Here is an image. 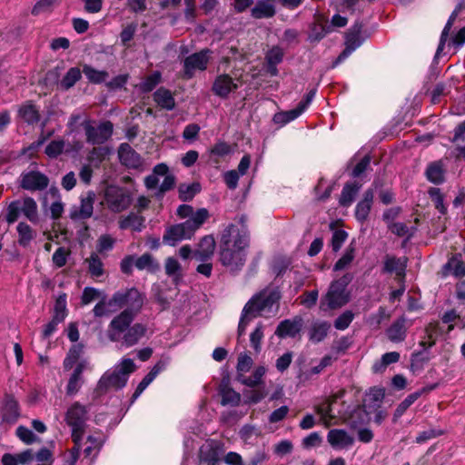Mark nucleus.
<instances>
[{"label": "nucleus", "instance_id": "nucleus-1", "mask_svg": "<svg viewBox=\"0 0 465 465\" xmlns=\"http://www.w3.org/2000/svg\"><path fill=\"white\" fill-rule=\"evenodd\" d=\"M249 236L235 224H229L222 232L219 242V257L222 264L231 271L241 269L246 261Z\"/></svg>", "mask_w": 465, "mask_h": 465}, {"label": "nucleus", "instance_id": "nucleus-2", "mask_svg": "<svg viewBox=\"0 0 465 465\" xmlns=\"http://www.w3.org/2000/svg\"><path fill=\"white\" fill-rule=\"evenodd\" d=\"M134 319L131 310H124L114 317L107 328L108 339L113 342H120L125 348L137 344L147 330L143 323L132 324Z\"/></svg>", "mask_w": 465, "mask_h": 465}, {"label": "nucleus", "instance_id": "nucleus-3", "mask_svg": "<svg viewBox=\"0 0 465 465\" xmlns=\"http://www.w3.org/2000/svg\"><path fill=\"white\" fill-rule=\"evenodd\" d=\"M78 126L83 127L86 143L92 145L104 143L110 139L114 131V125L110 121H104L97 124L94 120H92L84 114H71L67 123L69 132H76Z\"/></svg>", "mask_w": 465, "mask_h": 465}, {"label": "nucleus", "instance_id": "nucleus-4", "mask_svg": "<svg viewBox=\"0 0 465 465\" xmlns=\"http://www.w3.org/2000/svg\"><path fill=\"white\" fill-rule=\"evenodd\" d=\"M209 217L210 213L206 208L198 209L193 219L168 227L163 236V242L174 246L183 240L191 239Z\"/></svg>", "mask_w": 465, "mask_h": 465}, {"label": "nucleus", "instance_id": "nucleus-5", "mask_svg": "<svg viewBox=\"0 0 465 465\" xmlns=\"http://www.w3.org/2000/svg\"><path fill=\"white\" fill-rule=\"evenodd\" d=\"M280 299L281 293L277 289L265 288L245 304V312H251L255 317H269L277 312Z\"/></svg>", "mask_w": 465, "mask_h": 465}, {"label": "nucleus", "instance_id": "nucleus-6", "mask_svg": "<svg viewBox=\"0 0 465 465\" xmlns=\"http://www.w3.org/2000/svg\"><path fill=\"white\" fill-rule=\"evenodd\" d=\"M136 366L132 359L124 358L113 370L106 371L98 382L100 391L108 389H122L128 381L129 375L134 372Z\"/></svg>", "mask_w": 465, "mask_h": 465}, {"label": "nucleus", "instance_id": "nucleus-7", "mask_svg": "<svg viewBox=\"0 0 465 465\" xmlns=\"http://www.w3.org/2000/svg\"><path fill=\"white\" fill-rule=\"evenodd\" d=\"M352 281V275L346 273L340 279L333 281L327 293L321 301L322 310H334L342 307L350 301V292L347 286Z\"/></svg>", "mask_w": 465, "mask_h": 465}, {"label": "nucleus", "instance_id": "nucleus-8", "mask_svg": "<svg viewBox=\"0 0 465 465\" xmlns=\"http://www.w3.org/2000/svg\"><path fill=\"white\" fill-rule=\"evenodd\" d=\"M87 411L84 406L74 402L67 411L65 420L72 428V438L76 445H79L84 431Z\"/></svg>", "mask_w": 465, "mask_h": 465}, {"label": "nucleus", "instance_id": "nucleus-9", "mask_svg": "<svg viewBox=\"0 0 465 465\" xmlns=\"http://www.w3.org/2000/svg\"><path fill=\"white\" fill-rule=\"evenodd\" d=\"M23 213L29 221L37 220V204L31 197H25L23 200H16L7 207L6 221L8 223H14L20 214Z\"/></svg>", "mask_w": 465, "mask_h": 465}, {"label": "nucleus", "instance_id": "nucleus-10", "mask_svg": "<svg viewBox=\"0 0 465 465\" xmlns=\"http://www.w3.org/2000/svg\"><path fill=\"white\" fill-rule=\"evenodd\" d=\"M143 303V298L135 288L116 292L110 299L109 304H115L117 309L126 307L124 310H131L135 317Z\"/></svg>", "mask_w": 465, "mask_h": 465}, {"label": "nucleus", "instance_id": "nucleus-11", "mask_svg": "<svg viewBox=\"0 0 465 465\" xmlns=\"http://www.w3.org/2000/svg\"><path fill=\"white\" fill-rule=\"evenodd\" d=\"M104 198L108 208L114 213L123 212L132 203L131 194L124 188L117 186L108 187Z\"/></svg>", "mask_w": 465, "mask_h": 465}, {"label": "nucleus", "instance_id": "nucleus-12", "mask_svg": "<svg viewBox=\"0 0 465 465\" xmlns=\"http://www.w3.org/2000/svg\"><path fill=\"white\" fill-rule=\"evenodd\" d=\"M210 54L211 51L209 49H203L187 56L183 62L184 76L190 79L196 71H204L210 61Z\"/></svg>", "mask_w": 465, "mask_h": 465}, {"label": "nucleus", "instance_id": "nucleus-13", "mask_svg": "<svg viewBox=\"0 0 465 465\" xmlns=\"http://www.w3.org/2000/svg\"><path fill=\"white\" fill-rule=\"evenodd\" d=\"M46 175L36 171L23 173L20 176V186L28 191H42L48 186Z\"/></svg>", "mask_w": 465, "mask_h": 465}, {"label": "nucleus", "instance_id": "nucleus-14", "mask_svg": "<svg viewBox=\"0 0 465 465\" xmlns=\"http://www.w3.org/2000/svg\"><path fill=\"white\" fill-rule=\"evenodd\" d=\"M327 441L334 450H348L354 444V437L343 429H331L328 431Z\"/></svg>", "mask_w": 465, "mask_h": 465}, {"label": "nucleus", "instance_id": "nucleus-15", "mask_svg": "<svg viewBox=\"0 0 465 465\" xmlns=\"http://www.w3.org/2000/svg\"><path fill=\"white\" fill-rule=\"evenodd\" d=\"M94 194L88 193L85 197H81L79 205H73L70 208L69 216L72 220H85L90 218L94 213Z\"/></svg>", "mask_w": 465, "mask_h": 465}, {"label": "nucleus", "instance_id": "nucleus-16", "mask_svg": "<svg viewBox=\"0 0 465 465\" xmlns=\"http://www.w3.org/2000/svg\"><path fill=\"white\" fill-rule=\"evenodd\" d=\"M303 321L296 316L292 319L282 321L275 331V335L280 339L295 338L302 331Z\"/></svg>", "mask_w": 465, "mask_h": 465}, {"label": "nucleus", "instance_id": "nucleus-17", "mask_svg": "<svg viewBox=\"0 0 465 465\" xmlns=\"http://www.w3.org/2000/svg\"><path fill=\"white\" fill-rule=\"evenodd\" d=\"M237 88L238 84L232 77L227 74H222L215 78L212 90L215 95L221 98H227Z\"/></svg>", "mask_w": 465, "mask_h": 465}, {"label": "nucleus", "instance_id": "nucleus-18", "mask_svg": "<svg viewBox=\"0 0 465 465\" xmlns=\"http://www.w3.org/2000/svg\"><path fill=\"white\" fill-rule=\"evenodd\" d=\"M408 259L406 257L397 258L387 255L384 259L383 271L389 273H395L397 280L403 283L405 278Z\"/></svg>", "mask_w": 465, "mask_h": 465}, {"label": "nucleus", "instance_id": "nucleus-19", "mask_svg": "<svg viewBox=\"0 0 465 465\" xmlns=\"http://www.w3.org/2000/svg\"><path fill=\"white\" fill-rule=\"evenodd\" d=\"M215 240L213 235H205L200 241L197 249L193 252V257L199 262H208L213 255Z\"/></svg>", "mask_w": 465, "mask_h": 465}, {"label": "nucleus", "instance_id": "nucleus-20", "mask_svg": "<svg viewBox=\"0 0 465 465\" xmlns=\"http://www.w3.org/2000/svg\"><path fill=\"white\" fill-rule=\"evenodd\" d=\"M223 450L220 444L211 442L203 445L200 450L201 460L207 465H218L221 460Z\"/></svg>", "mask_w": 465, "mask_h": 465}, {"label": "nucleus", "instance_id": "nucleus-21", "mask_svg": "<svg viewBox=\"0 0 465 465\" xmlns=\"http://www.w3.org/2000/svg\"><path fill=\"white\" fill-rule=\"evenodd\" d=\"M118 155L121 163L129 168H137L141 164L140 155L129 143H124L119 146Z\"/></svg>", "mask_w": 465, "mask_h": 465}, {"label": "nucleus", "instance_id": "nucleus-22", "mask_svg": "<svg viewBox=\"0 0 465 465\" xmlns=\"http://www.w3.org/2000/svg\"><path fill=\"white\" fill-rule=\"evenodd\" d=\"M405 317H400L387 329L388 339L394 343L401 342L406 339L408 327Z\"/></svg>", "mask_w": 465, "mask_h": 465}, {"label": "nucleus", "instance_id": "nucleus-23", "mask_svg": "<svg viewBox=\"0 0 465 465\" xmlns=\"http://www.w3.org/2000/svg\"><path fill=\"white\" fill-rule=\"evenodd\" d=\"M443 274L444 275H453L457 278L462 277L465 275V262L462 259V255L460 253H455L443 266Z\"/></svg>", "mask_w": 465, "mask_h": 465}, {"label": "nucleus", "instance_id": "nucleus-24", "mask_svg": "<svg viewBox=\"0 0 465 465\" xmlns=\"http://www.w3.org/2000/svg\"><path fill=\"white\" fill-rule=\"evenodd\" d=\"M17 114L18 117L27 124H35L40 120L38 108L29 101L19 106Z\"/></svg>", "mask_w": 465, "mask_h": 465}, {"label": "nucleus", "instance_id": "nucleus-25", "mask_svg": "<svg viewBox=\"0 0 465 465\" xmlns=\"http://www.w3.org/2000/svg\"><path fill=\"white\" fill-rule=\"evenodd\" d=\"M153 101L158 106L167 111L173 110L175 107V100L173 94L164 87H160L153 93Z\"/></svg>", "mask_w": 465, "mask_h": 465}, {"label": "nucleus", "instance_id": "nucleus-26", "mask_svg": "<svg viewBox=\"0 0 465 465\" xmlns=\"http://www.w3.org/2000/svg\"><path fill=\"white\" fill-rule=\"evenodd\" d=\"M334 401L335 399H327L314 407L316 413L320 416L321 420L325 427H330L332 420L335 418L331 408Z\"/></svg>", "mask_w": 465, "mask_h": 465}, {"label": "nucleus", "instance_id": "nucleus-27", "mask_svg": "<svg viewBox=\"0 0 465 465\" xmlns=\"http://www.w3.org/2000/svg\"><path fill=\"white\" fill-rule=\"evenodd\" d=\"M16 231L18 233V243L22 247H28L33 240L36 237V232L27 223H19Z\"/></svg>", "mask_w": 465, "mask_h": 465}, {"label": "nucleus", "instance_id": "nucleus-28", "mask_svg": "<svg viewBox=\"0 0 465 465\" xmlns=\"http://www.w3.org/2000/svg\"><path fill=\"white\" fill-rule=\"evenodd\" d=\"M119 227L122 230L132 229L134 232H141L144 227V218L134 213L120 220Z\"/></svg>", "mask_w": 465, "mask_h": 465}, {"label": "nucleus", "instance_id": "nucleus-29", "mask_svg": "<svg viewBox=\"0 0 465 465\" xmlns=\"http://www.w3.org/2000/svg\"><path fill=\"white\" fill-rule=\"evenodd\" d=\"M168 172L169 167L165 163L156 164L153 169V173L144 178L145 187L149 190L156 189L159 183V177L165 175Z\"/></svg>", "mask_w": 465, "mask_h": 465}, {"label": "nucleus", "instance_id": "nucleus-30", "mask_svg": "<svg viewBox=\"0 0 465 465\" xmlns=\"http://www.w3.org/2000/svg\"><path fill=\"white\" fill-rule=\"evenodd\" d=\"M83 365L82 364H78L75 369L74 370L69 381H68V383H67V386H66V393L67 395H74L78 392V391L80 390V388L82 387V384H83V378H82V373H83Z\"/></svg>", "mask_w": 465, "mask_h": 465}, {"label": "nucleus", "instance_id": "nucleus-31", "mask_svg": "<svg viewBox=\"0 0 465 465\" xmlns=\"http://www.w3.org/2000/svg\"><path fill=\"white\" fill-rule=\"evenodd\" d=\"M162 367L159 363L155 364L153 369L145 375L142 381L138 384L135 391L132 396V403H134L137 398L143 393V391L149 386V384L156 378L158 373L161 371Z\"/></svg>", "mask_w": 465, "mask_h": 465}, {"label": "nucleus", "instance_id": "nucleus-32", "mask_svg": "<svg viewBox=\"0 0 465 465\" xmlns=\"http://www.w3.org/2000/svg\"><path fill=\"white\" fill-rule=\"evenodd\" d=\"M162 367L159 363L155 364L153 369L145 375L142 381L138 384L135 391L132 396V403H134L137 398L143 393V391L149 386V384L156 378L158 373L161 371Z\"/></svg>", "mask_w": 465, "mask_h": 465}, {"label": "nucleus", "instance_id": "nucleus-33", "mask_svg": "<svg viewBox=\"0 0 465 465\" xmlns=\"http://www.w3.org/2000/svg\"><path fill=\"white\" fill-rule=\"evenodd\" d=\"M162 367L159 363L155 364L153 369L145 375L142 381L138 384L135 391L132 396V403H134L137 398L143 393V391L149 386V384L156 378L158 373L161 371Z\"/></svg>", "mask_w": 465, "mask_h": 465}, {"label": "nucleus", "instance_id": "nucleus-34", "mask_svg": "<svg viewBox=\"0 0 465 465\" xmlns=\"http://www.w3.org/2000/svg\"><path fill=\"white\" fill-rule=\"evenodd\" d=\"M165 272L173 279L175 285H178L183 279V272L180 262L173 257H168L165 261Z\"/></svg>", "mask_w": 465, "mask_h": 465}, {"label": "nucleus", "instance_id": "nucleus-35", "mask_svg": "<svg viewBox=\"0 0 465 465\" xmlns=\"http://www.w3.org/2000/svg\"><path fill=\"white\" fill-rule=\"evenodd\" d=\"M331 325L327 322H314L309 331V338L312 342H320L327 336Z\"/></svg>", "mask_w": 465, "mask_h": 465}, {"label": "nucleus", "instance_id": "nucleus-36", "mask_svg": "<svg viewBox=\"0 0 465 465\" xmlns=\"http://www.w3.org/2000/svg\"><path fill=\"white\" fill-rule=\"evenodd\" d=\"M303 112L304 111L297 105L294 109L275 114L272 120L274 124L282 126L298 118Z\"/></svg>", "mask_w": 465, "mask_h": 465}, {"label": "nucleus", "instance_id": "nucleus-37", "mask_svg": "<svg viewBox=\"0 0 465 465\" xmlns=\"http://www.w3.org/2000/svg\"><path fill=\"white\" fill-rule=\"evenodd\" d=\"M135 267L138 270H147L150 272H156L160 269L159 263L150 253H143L135 260Z\"/></svg>", "mask_w": 465, "mask_h": 465}, {"label": "nucleus", "instance_id": "nucleus-38", "mask_svg": "<svg viewBox=\"0 0 465 465\" xmlns=\"http://www.w3.org/2000/svg\"><path fill=\"white\" fill-rule=\"evenodd\" d=\"M441 333H442V330H441V327L440 326L439 322L429 323L427 325V327L425 328V334H426L428 341H420V345L422 347H426V345L428 344L429 348L434 346L438 337L440 336Z\"/></svg>", "mask_w": 465, "mask_h": 465}, {"label": "nucleus", "instance_id": "nucleus-39", "mask_svg": "<svg viewBox=\"0 0 465 465\" xmlns=\"http://www.w3.org/2000/svg\"><path fill=\"white\" fill-rule=\"evenodd\" d=\"M400 360V353L391 351L384 353L380 361L374 362L372 369L374 372H382L391 363H396Z\"/></svg>", "mask_w": 465, "mask_h": 465}, {"label": "nucleus", "instance_id": "nucleus-40", "mask_svg": "<svg viewBox=\"0 0 465 465\" xmlns=\"http://www.w3.org/2000/svg\"><path fill=\"white\" fill-rule=\"evenodd\" d=\"M360 187L357 183H346L340 196V204L344 207L351 205Z\"/></svg>", "mask_w": 465, "mask_h": 465}, {"label": "nucleus", "instance_id": "nucleus-41", "mask_svg": "<svg viewBox=\"0 0 465 465\" xmlns=\"http://www.w3.org/2000/svg\"><path fill=\"white\" fill-rule=\"evenodd\" d=\"M109 303L110 300H107V296L106 294H104V296H103L94 307V315L95 317H103L105 315H109L118 310L115 304Z\"/></svg>", "mask_w": 465, "mask_h": 465}, {"label": "nucleus", "instance_id": "nucleus-42", "mask_svg": "<svg viewBox=\"0 0 465 465\" xmlns=\"http://www.w3.org/2000/svg\"><path fill=\"white\" fill-rule=\"evenodd\" d=\"M83 73L90 83L102 84L108 78V73L104 70H96L91 65L84 64L83 66Z\"/></svg>", "mask_w": 465, "mask_h": 465}, {"label": "nucleus", "instance_id": "nucleus-43", "mask_svg": "<svg viewBox=\"0 0 465 465\" xmlns=\"http://www.w3.org/2000/svg\"><path fill=\"white\" fill-rule=\"evenodd\" d=\"M200 191L201 185L198 183L180 184L178 188L179 199L183 202L191 201Z\"/></svg>", "mask_w": 465, "mask_h": 465}, {"label": "nucleus", "instance_id": "nucleus-44", "mask_svg": "<svg viewBox=\"0 0 465 465\" xmlns=\"http://www.w3.org/2000/svg\"><path fill=\"white\" fill-rule=\"evenodd\" d=\"M88 265V271L93 277H100L104 274V263L96 252H92L84 261Z\"/></svg>", "mask_w": 465, "mask_h": 465}, {"label": "nucleus", "instance_id": "nucleus-45", "mask_svg": "<svg viewBox=\"0 0 465 465\" xmlns=\"http://www.w3.org/2000/svg\"><path fill=\"white\" fill-rule=\"evenodd\" d=\"M82 73L78 67L70 68L60 81V86L64 90L73 87L81 79Z\"/></svg>", "mask_w": 465, "mask_h": 465}, {"label": "nucleus", "instance_id": "nucleus-46", "mask_svg": "<svg viewBox=\"0 0 465 465\" xmlns=\"http://www.w3.org/2000/svg\"><path fill=\"white\" fill-rule=\"evenodd\" d=\"M19 416L17 402L9 399L3 409V420L6 422H15Z\"/></svg>", "mask_w": 465, "mask_h": 465}, {"label": "nucleus", "instance_id": "nucleus-47", "mask_svg": "<svg viewBox=\"0 0 465 465\" xmlns=\"http://www.w3.org/2000/svg\"><path fill=\"white\" fill-rule=\"evenodd\" d=\"M428 180L433 183H440L444 180L443 169L440 163H430L426 170Z\"/></svg>", "mask_w": 465, "mask_h": 465}, {"label": "nucleus", "instance_id": "nucleus-48", "mask_svg": "<svg viewBox=\"0 0 465 465\" xmlns=\"http://www.w3.org/2000/svg\"><path fill=\"white\" fill-rule=\"evenodd\" d=\"M355 256V248L352 244H350L343 255L335 262L333 270L341 271L348 267L353 261Z\"/></svg>", "mask_w": 465, "mask_h": 465}, {"label": "nucleus", "instance_id": "nucleus-49", "mask_svg": "<svg viewBox=\"0 0 465 465\" xmlns=\"http://www.w3.org/2000/svg\"><path fill=\"white\" fill-rule=\"evenodd\" d=\"M420 391H415L408 395L396 408L394 418L398 419L401 417L404 412L420 397Z\"/></svg>", "mask_w": 465, "mask_h": 465}, {"label": "nucleus", "instance_id": "nucleus-50", "mask_svg": "<svg viewBox=\"0 0 465 465\" xmlns=\"http://www.w3.org/2000/svg\"><path fill=\"white\" fill-rule=\"evenodd\" d=\"M362 44L361 38V26L355 25L351 29L345 36V45L357 49Z\"/></svg>", "mask_w": 465, "mask_h": 465}, {"label": "nucleus", "instance_id": "nucleus-51", "mask_svg": "<svg viewBox=\"0 0 465 465\" xmlns=\"http://www.w3.org/2000/svg\"><path fill=\"white\" fill-rule=\"evenodd\" d=\"M66 317V294L59 295L55 301L53 318L64 322Z\"/></svg>", "mask_w": 465, "mask_h": 465}, {"label": "nucleus", "instance_id": "nucleus-52", "mask_svg": "<svg viewBox=\"0 0 465 465\" xmlns=\"http://www.w3.org/2000/svg\"><path fill=\"white\" fill-rule=\"evenodd\" d=\"M161 78V73L154 71L140 84V89L144 93L151 92L160 83Z\"/></svg>", "mask_w": 465, "mask_h": 465}, {"label": "nucleus", "instance_id": "nucleus-53", "mask_svg": "<svg viewBox=\"0 0 465 465\" xmlns=\"http://www.w3.org/2000/svg\"><path fill=\"white\" fill-rule=\"evenodd\" d=\"M104 294V292L94 287H85L83 291L81 302L84 305H87L95 300H100Z\"/></svg>", "mask_w": 465, "mask_h": 465}, {"label": "nucleus", "instance_id": "nucleus-54", "mask_svg": "<svg viewBox=\"0 0 465 465\" xmlns=\"http://www.w3.org/2000/svg\"><path fill=\"white\" fill-rule=\"evenodd\" d=\"M459 12H460V8L459 7L455 8V10L451 13L449 20L447 21V23L442 30L441 35H440V44H439L438 50H437L438 53L443 49L444 45H445L448 35H449V32H450L456 17L458 16Z\"/></svg>", "mask_w": 465, "mask_h": 465}, {"label": "nucleus", "instance_id": "nucleus-55", "mask_svg": "<svg viewBox=\"0 0 465 465\" xmlns=\"http://www.w3.org/2000/svg\"><path fill=\"white\" fill-rule=\"evenodd\" d=\"M263 336V325L259 323L250 335L251 346L253 348L256 353L261 351Z\"/></svg>", "mask_w": 465, "mask_h": 465}, {"label": "nucleus", "instance_id": "nucleus-56", "mask_svg": "<svg viewBox=\"0 0 465 465\" xmlns=\"http://www.w3.org/2000/svg\"><path fill=\"white\" fill-rule=\"evenodd\" d=\"M430 197L434 203L435 208L442 214L446 213V206L444 205L443 194L440 190L436 187L430 188L428 191Z\"/></svg>", "mask_w": 465, "mask_h": 465}, {"label": "nucleus", "instance_id": "nucleus-57", "mask_svg": "<svg viewBox=\"0 0 465 465\" xmlns=\"http://www.w3.org/2000/svg\"><path fill=\"white\" fill-rule=\"evenodd\" d=\"M57 0H38L32 8L33 15L51 13Z\"/></svg>", "mask_w": 465, "mask_h": 465}, {"label": "nucleus", "instance_id": "nucleus-58", "mask_svg": "<svg viewBox=\"0 0 465 465\" xmlns=\"http://www.w3.org/2000/svg\"><path fill=\"white\" fill-rule=\"evenodd\" d=\"M330 32L331 26L322 24H314L311 28L309 38L311 41H320Z\"/></svg>", "mask_w": 465, "mask_h": 465}, {"label": "nucleus", "instance_id": "nucleus-59", "mask_svg": "<svg viewBox=\"0 0 465 465\" xmlns=\"http://www.w3.org/2000/svg\"><path fill=\"white\" fill-rule=\"evenodd\" d=\"M64 145L63 139L54 140L46 146L45 153L51 158H55L63 153Z\"/></svg>", "mask_w": 465, "mask_h": 465}, {"label": "nucleus", "instance_id": "nucleus-60", "mask_svg": "<svg viewBox=\"0 0 465 465\" xmlns=\"http://www.w3.org/2000/svg\"><path fill=\"white\" fill-rule=\"evenodd\" d=\"M354 314L351 311H345L335 321L334 327L337 330L343 331L347 329L353 321Z\"/></svg>", "mask_w": 465, "mask_h": 465}, {"label": "nucleus", "instance_id": "nucleus-61", "mask_svg": "<svg viewBox=\"0 0 465 465\" xmlns=\"http://www.w3.org/2000/svg\"><path fill=\"white\" fill-rule=\"evenodd\" d=\"M164 179L157 189L155 195L159 198L162 197L166 192L172 190L175 185V177L170 174L169 172L163 175Z\"/></svg>", "mask_w": 465, "mask_h": 465}, {"label": "nucleus", "instance_id": "nucleus-62", "mask_svg": "<svg viewBox=\"0 0 465 465\" xmlns=\"http://www.w3.org/2000/svg\"><path fill=\"white\" fill-rule=\"evenodd\" d=\"M114 239L109 234H103L98 238L96 249L97 252L102 253L108 252L114 248Z\"/></svg>", "mask_w": 465, "mask_h": 465}, {"label": "nucleus", "instance_id": "nucleus-63", "mask_svg": "<svg viewBox=\"0 0 465 465\" xmlns=\"http://www.w3.org/2000/svg\"><path fill=\"white\" fill-rule=\"evenodd\" d=\"M240 394L231 389H226L222 391V404L223 405H238L240 402Z\"/></svg>", "mask_w": 465, "mask_h": 465}, {"label": "nucleus", "instance_id": "nucleus-64", "mask_svg": "<svg viewBox=\"0 0 465 465\" xmlns=\"http://www.w3.org/2000/svg\"><path fill=\"white\" fill-rule=\"evenodd\" d=\"M318 297L319 292L317 290H312L311 292H305L299 297V299L301 304L310 309L316 304Z\"/></svg>", "mask_w": 465, "mask_h": 465}]
</instances>
